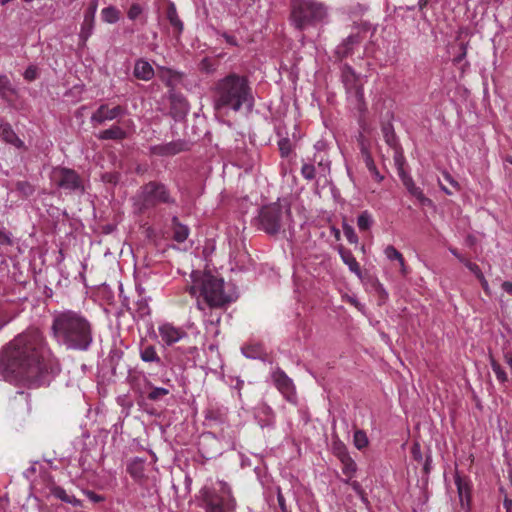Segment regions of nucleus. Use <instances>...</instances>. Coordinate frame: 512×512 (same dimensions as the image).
Instances as JSON below:
<instances>
[{"label": "nucleus", "mask_w": 512, "mask_h": 512, "mask_svg": "<svg viewBox=\"0 0 512 512\" xmlns=\"http://www.w3.org/2000/svg\"><path fill=\"white\" fill-rule=\"evenodd\" d=\"M55 363L44 335L27 330L6 344L0 352V374L28 387H40L54 373Z\"/></svg>", "instance_id": "obj_1"}, {"label": "nucleus", "mask_w": 512, "mask_h": 512, "mask_svg": "<svg viewBox=\"0 0 512 512\" xmlns=\"http://www.w3.org/2000/svg\"><path fill=\"white\" fill-rule=\"evenodd\" d=\"M54 338L68 350L87 351L93 342V326L80 312L63 310L53 316Z\"/></svg>", "instance_id": "obj_2"}, {"label": "nucleus", "mask_w": 512, "mask_h": 512, "mask_svg": "<svg viewBox=\"0 0 512 512\" xmlns=\"http://www.w3.org/2000/svg\"><path fill=\"white\" fill-rule=\"evenodd\" d=\"M212 93L215 111L238 112L243 106L248 110L254 106L252 88L246 76L230 73L214 84Z\"/></svg>", "instance_id": "obj_3"}, {"label": "nucleus", "mask_w": 512, "mask_h": 512, "mask_svg": "<svg viewBox=\"0 0 512 512\" xmlns=\"http://www.w3.org/2000/svg\"><path fill=\"white\" fill-rule=\"evenodd\" d=\"M194 285L189 288L192 295L196 294V288L200 290L205 302L212 308H223L237 299L233 289H227L224 280L211 273H192Z\"/></svg>", "instance_id": "obj_4"}, {"label": "nucleus", "mask_w": 512, "mask_h": 512, "mask_svg": "<svg viewBox=\"0 0 512 512\" xmlns=\"http://www.w3.org/2000/svg\"><path fill=\"white\" fill-rule=\"evenodd\" d=\"M290 8V21L299 31L316 25L327 15L325 5L315 0H292Z\"/></svg>", "instance_id": "obj_5"}, {"label": "nucleus", "mask_w": 512, "mask_h": 512, "mask_svg": "<svg viewBox=\"0 0 512 512\" xmlns=\"http://www.w3.org/2000/svg\"><path fill=\"white\" fill-rule=\"evenodd\" d=\"M160 204L175 205L176 201L167 186L159 181H149L142 185L134 198V206L139 213L153 209Z\"/></svg>", "instance_id": "obj_6"}, {"label": "nucleus", "mask_w": 512, "mask_h": 512, "mask_svg": "<svg viewBox=\"0 0 512 512\" xmlns=\"http://www.w3.org/2000/svg\"><path fill=\"white\" fill-rule=\"evenodd\" d=\"M51 179L57 188L69 193L83 194L85 185L82 177L71 168L58 166L52 170Z\"/></svg>", "instance_id": "obj_7"}, {"label": "nucleus", "mask_w": 512, "mask_h": 512, "mask_svg": "<svg viewBox=\"0 0 512 512\" xmlns=\"http://www.w3.org/2000/svg\"><path fill=\"white\" fill-rule=\"evenodd\" d=\"M341 79L345 86L346 92L355 98L357 108L360 111L366 109L363 91V80L362 77L357 74L354 69L344 64L341 68Z\"/></svg>", "instance_id": "obj_8"}, {"label": "nucleus", "mask_w": 512, "mask_h": 512, "mask_svg": "<svg viewBox=\"0 0 512 512\" xmlns=\"http://www.w3.org/2000/svg\"><path fill=\"white\" fill-rule=\"evenodd\" d=\"M258 219L261 229L268 234H276L281 228L282 207L278 203L264 206Z\"/></svg>", "instance_id": "obj_9"}, {"label": "nucleus", "mask_w": 512, "mask_h": 512, "mask_svg": "<svg viewBox=\"0 0 512 512\" xmlns=\"http://www.w3.org/2000/svg\"><path fill=\"white\" fill-rule=\"evenodd\" d=\"M191 147V141L186 139H177L168 143L150 146L149 154L159 157H171L182 152L190 151Z\"/></svg>", "instance_id": "obj_10"}, {"label": "nucleus", "mask_w": 512, "mask_h": 512, "mask_svg": "<svg viewBox=\"0 0 512 512\" xmlns=\"http://www.w3.org/2000/svg\"><path fill=\"white\" fill-rule=\"evenodd\" d=\"M126 109L120 105L109 108L108 105H100L95 112L91 115V123L94 125H101L105 121L114 120L118 117L124 116Z\"/></svg>", "instance_id": "obj_11"}, {"label": "nucleus", "mask_w": 512, "mask_h": 512, "mask_svg": "<svg viewBox=\"0 0 512 512\" xmlns=\"http://www.w3.org/2000/svg\"><path fill=\"white\" fill-rule=\"evenodd\" d=\"M170 114L173 118H183L189 111V104L185 96L176 90H169Z\"/></svg>", "instance_id": "obj_12"}, {"label": "nucleus", "mask_w": 512, "mask_h": 512, "mask_svg": "<svg viewBox=\"0 0 512 512\" xmlns=\"http://www.w3.org/2000/svg\"><path fill=\"white\" fill-rule=\"evenodd\" d=\"M158 330L162 341L168 346L188 337L185 330L175 327L170 323L162 324Z\"/></svg>", "instance_id": "obj_13"}, {"label": "nucleus", "mask_w": 512, "mask_h": 512, "mask_svg": "<svg viewBox=\"0 0 512 512\" xmlns=\"http://www.w3.org/2000/svg\"><path fill=\"white\" fill-rule=\"evenodd\" d=\"M313 163H317L319 169L323 172L330 170V162L323 156L314 154L310 162L303 163L301 167V175L308 181L314 180L316 177V168Z\"/></svg>", "instance_id": "obj_14"}, {"label": "nucleus", "mask_w": 512, "mask_h": 512, "mask_svg": "<svg viewBox=\"0 0 512 512\" xmlns=\"http://www.w3.org/2000/svg\"><path fill=\"white\" fill-rule=\"evenodd\" d=\"M98 1L91 0L89 7L85 11L84 20L81 26L80 38L85 42L91 36L94 28L95 13L97 11Z\"/></svg>", "instance_id": "obj_15"}, {"label": "nucleus", "mask_w": 512, "mask_h": 512, "mask_svg": "<svg viewBox=\"0 0 512 512\" xmlns=\"http://www.w3.org/2000/svg\"><path fill=\"white\" fill-rule=\"evenodd\" d=\"M158 76L165 83L169 90H176V87L183 82L184 73L167 67H160Z\"/></svg>", "instance_id": "obj_16"}, {"label": "nucleus", "mask_w": 512, "mask_h": 512, "mask_svg": "<svg viewBox=\"0 0 512 512\" xmlns=\"http://www.w3.org/2000/svg\"><path fill=\"white\" fill-rule=\"evenodd\" d=\"M272 379L277 387V389L287 398L291 394H293L294 391V385L292 380L286 375V373L281 370L277 369L272 373Z\"/></svg>", "instance_id": "obj_17"}, {"label": "nucleus", "mask_w": 512, "mask_h": 512, "mask_svg": "<svg viewBox=\"0 0 512 512\" xmlns=\"http://www.w3.org/2000/svg\"><path fill=\"white\" fill-rule=\"evenodd\" d=\"M0 138L17 149L27 150L24 142L17 136L12 126L7 122L0 123Z\"/></svg>", "instance_id": "obj_18"}, {"label": "nucleus", "mask_w": 512, "mask_h": 512, "mask_svg": "<svg viewBox=\"0 0 512 512\" xmlns=\"http://www.w3.org/2000/svg\"><path fill=\"white\" fill-rule=\"evenodd\" d=\"M201 493L205 505V510L224 507L223 497L218 495L214 490L209 488H203Z\"/></svg>", "instance_id": "obj_19"}, {"label": "nucleus", "mask_w": 512, "mask_h": 512, "mask_svg": "<svg viewBox=\"0 0 512 512\" xmlns=\"http://www.w3.org/2000/svg\"><path fill=\"white\" fill-rule=\"evenodd\" d=\"M201 493L205 505V510L224 507L223 497L218 495L214 490L209 488H203Z\"/></svg>", "instance_id": "obj_20"}, {"label": "nucleus", "mask_w": 512, "mask_h": 512, "mask_svg": "<svg viewBox=\"0 0 512 512\" xmlns=\"http://www.w3.org/2000/svg\"><path fill=\"white\" fill-rule=\"evenodd\" d=\"M399 175L404 186L412 196L417 198L421 203L430 202V200L423 194V191L415 185L413 179L410 176H408L404 171H400Z\"/></svg>", "instance_id": "obj_21"}, {"label": "nucleus", "mask_w": 512, "mask_h": 512, "mask_svg": "<svg viewBox=\"0 0 512 512\" xmlns=\"http://www.w3.org/2000/svg\"><path fill=\"white\" fill-rule=\"evenodd\" d=\"M133 73L137 79L144 81H149L154 77L153 67L142 59L136 61Z\"/></svg>", "instance_id": "obj_22"}, {"label": "nucleus", "mask_w": 512, "mask_h": 512, "mask_svg": "<svg viewBox=\"0 0 512 512\" xmlns=\"http://www.w3.org/2000/svg\"><path fill=\"white\" fill-rule=\"evenodd\" d=\"M140 358L143 362L161 364V358L157 354L155 346L143 341L140 344Z\"/></svg>", "instance_id": "obj_23"}, {"label": "nucleus", "mask_w": 512, "mask_h": 512, "mask_svg": "<svg viewBox=\"0 0 512 512\" xmlns=\"http://www.w3.org/2000/svg\"><path fill=\"white\" fill-rule=\"evenodd\" d=\"M339 254L343 262L348 265L351 272L355 273L358 277H361V268L352 252L344 247H339Z\"/></svg>", "instance_id": "obj_24"}, {"label": "nucleus", "mask_w": 512, "mask_h": 512, "mask_svg": "<svg viewBox=\"0 0 512 512\" xmlns=\"http://www.w3.org/2000/svg\"><path fill=\"white\" fill-rule=\"evenodd\" d=\"M127 137V133L120 126L113 125L110 128L101 131L97 138L100 140H123Z\"/></svg>", "instance_id": "obj_25"}, {"label": "nucleus", "mask_w": 512, "mask_h": 512, "mask_svg": "<svg viewBox=\"0 0 512 512\" xmlns=\"http://www.w3.org/2000/svg\"><path fill=\"white\" fill-rule=\"evenodd\" d=\"M129 474L137 481L144 478L145 461L140 458L133 459L128 465Z\"/></svg>", "instance_id": "obj_26"}, {"label": "nucleus", "mask_w": 512, "mask_h": 512, "mask_svg": "<svg viewBox=\"0 0 512 512\" xmlns=\"http://www.w3.org/2000/svg\"><path fill=\"white\" fill-rule=\"evenodd\" d=\"M167 19L169 20L171 26H173V28L176 30L177 35H180L184 29V25L178 16L174 3H170L167 7Z\"/></svg>", "instance_id": "obj_27"}, {"label": "nucleus", "mask_w": 512, "mask_h": 512, "mask_svg": "<svg viewBox=\"0 0 512 512\" xmlns=\"http://www.w3.org/2000/svg\"><path fill=\"white\" fill-rule=\"evenodd\" d=\"M50 493L65 503H69L73 506H80L81 502L74 496H70L66 493L65 489L60 486H53L50 489Z\"/></svg>", "instance_id": "obj_28"}, {"label": "nucleus", "mask_w": 512, "mask_h": 512, "mask_svg": "<svg viewBox=\"0 0 512 512\" xmlns=\"http://www.w3.org/2000/svg\"><path fill=\"white\" fill-rule=\"evenodd\" d=\"M172 223H173V239L179 243L184 242L188 238V235H189L188 227L179 223L177 217H173Z\"/></svg>", "instance_id": "obj_29"}, {"label": "nucleus", "mask_w": 512, "mask_h": 512, "mask_svg": "<svg viewBox=\"0 0 512 512\" xmlns=\"http://www.w3.org/2000/svg\"><path fill=\"white\" fill-rule=\"evenodd\" d=\"M382 133L385 139V142L392 148H396L398 146L396 134L391 123H385L382 125Z\"/></svg>", "instance_id": "obj_30"}, {"label": "nucleus", "mask_w": 512, "mask_h": 512, "mask_svg": "<svg viewBox=\"0 0 512 512\" xmlns=\"http://www.w3.org/2000/svg\"><path fill=\"white\" fill-rule=\"evenodd\" d=\"M217 67L218 61L210 57L203 58L198 64L199 71L208 75L215 73Z\"/></svg>", "instance_id": "obj_31"}, {"label": "nucleus", "mask_w": 512, "mask_h": 512, "mask_svg": "<svg viewBox=\"0 0 512 512\" xmlns=\"http://www.w3.org/2000/svg\"><path fill=\"white\" fill-rule=\"evenodd\" d=\"M342 464L343 474L351 479L357 471L356 462L351 458L350 454L339 460Z\"/></svg>", "instance_id": "obj_32"}, {"label": "nucleus", "mask_w": 512, "mask_h": 512, "mask_svg": "<svg viewBox=\"0 0 512 512\" xmlns=\"http://www.w3.org/2000/svg\"><path fill=\"white\" fill-rule=\"evenodd\" d=\"M353 443L358 450L366 448L369 444L366 432L363 430H356L353 436Z\"/></svg>", "instance_id": "obj_33"}, {"label": "nucleus", "mask_w": 512, "mask_h": 512, "mask_svg": "<svg viewBox=\"0 0 512 512\" xmlns=\"http://www.w3.org/2000/svg\"><path fill=\"white\" fill-rule=\"evenodd\" d=\"M332 453L339 460L349 455L346 445L338 438L332 441Z\"/></svg>", "instance_id": "obj_34"}, {"label": "nucleus", "mask_w": 512, "mask_h": 512, "mask_svg": "<svg viewBox=\"0 0 512 512\" xmlns=\"http://www.w3.org/2000/svg\"><path fill=\"white\" fill-rule=\"evenodd\" d=\"M363 160H364V163L367 167V169L369 170V172L373 175V177L375 178V180L377 182H381L383 180V176L380 174V172L378 171L376 165H375V162L372 158V155L369 154V155H366L365 157H362Z\"/></svg>", "instance_id": "obj_35"}, {"label": "nucleus", "mask_w": 512, "mask_h": 512, "mask_svg": "<svg viewBox=\"0 0 512 512\" xmlns=\"http://www.w3.org/2000/svg\"><path fill=\"white\" fill-rule=\"evenodd\" d=\"M359 43L358 35H350L346 38L341 46L338 47V53H341L342 56H346L349 54L352 46Z\"/></svg>", "instance_id": "obj_36"}, {"label": "nucleus", "mask_w": 512, "mask_h": 512, "mask_svg": "<svg viewBox=\"0 0 512 512\" xmlns=\"http://www.w3.org/2000/svg\"><path fill=\"white\" fill-rule=\"evenodd\" d=\"M15 90L11 85L10 80L7 76L1 75L0 76V96L3 98L8 97L11 94H14Z\"/></svg>", "instance_id": "obj_37"}, {"label": "nucleus", "mask_w": 512, "mask_h": 512, "mask_svg": "<svg viewBox=\"0 0 512 512\" xmlns=\"http://www.w3.org/2000/svg\"><path fill=\"white\" fill-rule=\"evenodd\" d=\"M456 485L458 489L459 498L462 506L464 505V501L467 502V505L470 501L469 487L466 483H463L460 478L456 479Z\"/></svg>", "instance_id": "obj_38"}, {"label": "nucleus", "mask_w": 512, "mask_h": 512, "mask_svg": "<svg viewBox=\"0 0 512 512\" xmlns=\"http://www.w3.org/2000/svg\"><path fill=\"white\" fill-rule=\"evenodd\" d=\"M119 14V11L113 6L102 10V18L107 23H116L119 20Z\"/></svg>", "instance_id": "obj_39"}, {"label": "nucleus", "mask_w": 512, "mask_h": 512, "mask_svg": "<svg viewBox=\"0 0 512 512\" xmlns=\"http://www.w3.org/2000/svg\"><path fill=\"white\" fill-rule=\"evenodd\" d=\"M490 365H491V368H492L493 372L495 373L497 379L500 382L504 383L508 380L505 370L501 367V365L493 357H490Z\"/></svg>", "instance_id": "obj_40"}, {"label": "nucleus", "mask_w": 512, "mask_h": 512, "mask_svg": "<svg viewBox=\"0 0 512 512\" xmlns=\"http://www.w3.org/2000/svg\"><path fill=\"white\" fill-rule=\"evenodd\" d=\"M357 225H358V228L362 231H366V230L370 229V227L372 225L371 215L367 211L362 212L358 216Z\"/></svg>", "instance_id": "obj_41"}, {"label": "nucleus", "mask_w": 512, "mask_h": 512, "mask_svg": "<svg viewBox=\"0 0 512 512\" xmlns=\"http://www.w3.org/2000/svg\"><path fill=\"white\" fill-rule=\"evenodd\" d=\"M169 394V390L163 387H153L150 392L147 394V399L151 401H158L162 399L164 396Z\"/></svg>", "instance_id": "obj_42"}, {"label": "nucleus", "mask_w": 512, "mask_h": 512, "mask_svg": "<svg viewBox=\"0 0 512 512\" xmlns=\"http://www.w3.org/2000/svg\"><path fill=\"white\" fill-rule=\"evenodd\" d=\"M16 190L26 197L31 196L35 191L34 186L28 181L17 182Z\"/></svg>", "instance_id": "obj_43"}, {"label": "nucleus", "mask_w": 512, "mask_h": 512, "mask_svg": "<svg viewBox=\"0 0 512 512\" xmlns=\"http://www.w3.org/2000/svg\"><path fill=\"white\" fill-rule=\"evenodd\" d=\"M278 146L282 157H287L292 151V143L289 138L280 139Z\"/></svg>", "instance_id": "obj_44"}, {"label": "nucleus", "mask_w": 512, "mask_h": 512, "mask_svg": "<svg viewBox=\"0 0 512 512\" xmlns=\"http://www.w3.org/2000/svg\"><path fill=\"white\" fill-rule=\"evenodd\" d=\"M357 142H358V146H359L360 153H361L362 157H365L366 155L371 154L369 151V142L365 138L363 133H361V132L359 133V135L357 137Z\"/></svg>", "instance_id": "obj_45"}, {"label": "nucleus", "mask_w": 512, "mask_h": 512, "mask_svg": "<svg viewBox=\"0 0 512 512\" xmlns=\"http://www.w3.org/2000/svg\"><path fill=\"white\" fill-rule=\"evenodd\" d=\"M343 233L350 243L358 242V236L356 235L352 226L344 223L343 224Z\"/></svg>", "instance_id": "obj_46"}, {"label": "nucleus", "mask_w": 512, "mask_h": 512, "mask_svg": "<svg viewBox=\"0 0 512 512\" xmlns=\"http://www.w3.org/2000/svg\"><path fill=\"white\" fill-rule=\"evenodd\" d=\"M411 454L414 461L418 463H422L425 459V456H423L421 451V446L418 442H414L411 447Z\"/></svg>", "instance_id": "obj_47"}, {"label": "nucleus", "mask_w": 512, "mask_h": 512, "mask_svg": "<svg viewBox=\"0 0 512 512\" xmlns=\"http://www.w3.org/2000/svg\"><path fill=\"white\" fill-rule=\"evenodd\" d=\"M385 255L389 260L402 261L403 255L392 245H389L385 249Z\"/></svg>", "instance_id": "obj_48"}, {"label": "nucleus", "mask_w": 512, "mask_h": 512, "mask_svg": "<svg viewBox=\"0 0 512 512\" xmlns=\"http://www.w3.org/2000/svg\"><path fill=\"white\" fill-rule=\"evenodd\" d=\"M467 47H468V43L460 44V53L452 59V62L454 65H458L465 59V57L467 55Z\"/></svg>", "instance_id": "obj_49"}, {"label": "nucleus", "mask_w": 512, "mask_h": 512, "mask_svg": "<svg viewBox=\"0 0 512 512\" xmlns=\"http://www.w3.org/2000/svg\"><path fill=\"white\" fill-rule=\"evenodd\" d=\"M142 13V8L138 3H133L127 13V16L131 20H135Z\"/></svg>", "instance_id": "obj_50"}, {"label": "nucleus", "mask_w": 512, "mask_h": 512, "mask_svg": "<svg viewBox=\"0 0 512 512\" xmlns=\"http://www.w3.org/2000/svg\"><path fill=\"white\" fill-rule=\"evenodd\" d=\"M442 176L443 179L451 185L454 191H460V184L452 177V175L449 172L443 171Z\"/></svg>", "instance_id": "obj_51"}, {"label": "nucleus", "mask_w": 512, "mask_h": 512, "mask_svg": "<svg viewBox=\"0 0 512 512\" xmlns=\"http://www.w3.org/2000/svg\"><path fill=\"white\" fill-rule=\"evenodd\" d=\"M423 472L426 476L429 475L432 469V455L430 449H428V452L425 454V459L423 460Z\"/></svg>", "instance_id": "obj_52"}, {"label": "nucleus", "mask_w": 512, "mask_h": 512, "mask_svg": "<svg viewBox=\"0 0 512 512\" xmlns=\"http://www.w3.org/2000/svg\"><path fill=\"white\" fill-rule=\"evenodd\" d=\"M465 266L477 277V279L482 278L484 274L482 273L479 266L475 263H472L470 261H465Z\"/></svg>", "instance_id": "obj_53"}, {"label": "nucleus", "mask_w": 512, "mask_h": 512, "mask_svg": "<svg viewBox=\"0 0 512 512\" xmlns=\"http://www.w3.org/2000/svg\"><path fill=\"white\" fill-rule=\"evenodd\" d=\"M350 485H351L352 489L361 497V499L364 502H367V498L365 497L364 490L362 489L360 483L357 481H353V482H351Z\"/></svg>", "instance_id": "obj_54"}, {"label": "nucleus", "mask_w": 512, "mask_h": 512, "mask_svg": "<svg viewBox=\"0 0 512 512\" xmlns=\"http://www.w3.org/2000/svg\"><path fill=\"white\" fill-rule=\"evenodd\" d=\"M277 500H278V504H279L281 511L288 512L284 496L282 495L281 490L279 488H278V492H277Z\"/></svg>", "instance_id": "obj_55"}, {"label": "nucleus", "mask_w": 512, "mask_h": 512, "mask_svg": "<svg viewBox=\"0 0 512 512\" xmlns=\"http://www.w3.org/2000/svg\"><path fill=\"white\" fill-rule=\"evenodd\" d=\"M36 74H37L36 68L33 66H30L26 69V71L24 73V77H25V79L32 81L36 78Z\"/></svg>", "instance_id": "obj_56"}, {"label": "nucleus", "mask_w": 512, "mask_h": 512, "mask_svg": "<svg viewBox=\"0 0 512 512\" xmlns=\"http://www.w3.org/2000/svg\"><path fill=\"white\" fill-rule=\"evenodd\" d=\"M87 496L90 500H92L93 502L97 503V502H101L103 501V497L99 494H96L95 492L93 491H88L87 492Z\"/></svg>", "instance_id": "obj_57"}, {"label": "nucleus", "mask_w": 512, "mask_h": 512, "mask_svg": "<svg viewBox=\"0 0 512 512\" xmlns=\"http://www.w3.org/2000/svg\"><path fill=\"white\" fill-rule=\"evenodd\" d=\"M503 358L507 365L512 369V351L510 350H504L503 351Z\"/></svg>", "instance_id": "obj_58"}, {"label": "nucleus", "mask_w": 512, "mask_h": 512, "mask_svg": "<svg viewBox=\"0 0 512 512\" xmlns=\"http://www.w3.org/2000/svg\"><path fill=\"white\" fill-rule=\"evenodd\" d=\"M223 37L225 38L226 42L232 46H237L238 42L234 36L228 35L226 33L223 34Z\"/></svg>", "instance_id": "obj_59"}, {"label": "nucleus", "mask_w": 512, "mask_h": 512, "mask_svg": "<svg viewBox=\"0 0 512 512\" xmlns=\"http://www.w3.org/2000/svg\"><path fill=\"white\" fill-rule=\"evenodd\" d=\"M501 286H502V289H503L506 293H508V294H510V295L512 296V282H510V281H504V282L502 283V285H501Z\"/></svg>", "instance_id": "obj_60"}, {"label": "nucleus", "mask_w": 512, "mask_h": 512, "mask_svg": "<svg viewBox=\"0 0 512 512\" xmlns=\"http://www.w3.org/2000/svg\"><path fill=\"white\" fill-rule=\"evenodd\" d=\"M478 280L480 281L481 286H482L483 290L485 291V293H486L487 295H489V294H490V289H489V285H488V282H487V280L485 279V277H484V276H482V278H479Z\"/></svg>", "instance_id": "obj_61"}, {"label": "nucleus", "mask_w": 512, "mask_h": 512, "mask_svg": "<svg viewBox=\"0 0 512 512\" xmlns=\"http://www.w3.org/2000/svg\"><path fill=\"white\" fill-rule=\"evenodd\" d=\"M449 251L460 261L465 265V261H468L465 259L462 255H460L455 248H449Z\"/></svg>", "instance_id": "obj_62"}, {"label": "nucleus", "mask_w": 512, "mask_h": 512, "mask_svg": "<svg viewBox=\"0 0 512 512\" xmlns=\"http://www.w3.org/2000/svg\"><path fill=\"white\" fill-rule=\"evenodd\" d=\"M438 183H439V186H440L441 190H442L445 194H447V195H452V194L454 193V191H453V190H451V189H449V188H448V187H447V186L442 182V180H440V179H439Z\"/></svg>", "instance_id": "obj_63"}, {"label": "nucleus", "mask_w": 512, "mask_h": 512, "mask_svg": "<svg viewBox=\"0 0 512 512\" xmlns=\"http://www.w3.org/2000/svg\"><path fill=\"white\" fill-rule=\"evenodd\" d=\"M10 238L9 236L0 230V244H9Z\"/></svg>", "instance_id": "obj_64"}]
</instances>
